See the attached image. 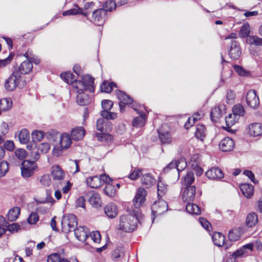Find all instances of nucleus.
<instances>
[{
    "label": "nucleus",
    "instance_id": "f257e3e1",
    "mask_svg": "<svg viewBox=\"0 0 262 262\" xmlns=\"http://www.w3.org/2000/svg\"><path fill=\"white\" fill-rule=\"evenodd\" d=\"M124 214L120 217L118 230L125 232H130L135 230L137 226L138 218L137 214Z\"/></svg>",
    "mask_w": 262,
    "mask_h": 262
},
{
    "label": "nucleus",
    "instance_id": "f03ea898",
    "mask_svg": "<svg viewBox=\"0 0 262 262\" xmlns=\"http://www.w3.org/2000/svg\"><path fill=\"white\" fill-rule=\"evenodd\" d=\"M71 137L69 134L64 133L60 136L59 143L55 145L52 149V154L56 157L60 156L63 151L69 148L72 144Z\"/></svg>",
    "mask_w": 262,
    "mask_h": 262
},
{
    "label": "nucleus",
    "instance_id": "7ed1b4c3",
    "mask_svg": "<svg viewBox=\"0 0 262 262\" xmlns=\"http://www.w3.org/2000/svg\"><path fill=\"white\" fill-rule=\"evenodd\" d=\"M24 56L26 57L27 60L23 61L18 67V71L20 74H26L30 72L33 68L32 63L38 64L40 63V59L37 58L32 52L28 51Z\"/></svg>",
    "mask_w": 262,
    "mask_h": 262
},
{
    "label": "nucleus",
    "instance_id": "20e7f679",
    "mask_svg": "<svg viewBox=\"0 0 262 262\" xmlns=\"http://www.w3.org/2000/svg\"><path fill=\"white\" fill-rule=\"evenodd\" d=\"M25 85V82L22 80L20 73L15 71L6 80L5 87L8 91H13L16 87L21 88Z\"/></svg>",
    "mask_w": 262,
    "mask_h": 262
},
{
    "label": "nucleus",
    "instance_id": "39448f33",
    "mask_svg": "<svg viewBox=\"0 0 262 262\" xmlns=\"http://www.w3.org/2000/svg\"><path fill=\"white\" fill-rule=\"evenodd\" d=\"M94 78L91 76L87 75L82 77V80L76 81L74 85V89H78L79 90H88L91 93L94 92Z\"/></svg>",
    "mask_w": 262,
    "mask_h": 262
},
{
    "label": "nucleus",
    "instance_id": "423d86ee",
    "mask_svg": "<svg viewBox=\"0 0 262 262\" xmlns=\"http://www.w3.org/2000/svg\"><path fill=\"white\" fill-rule=\"evenodd\" d=\"M77 225L76 216L73 214H67L63 216L61 221L62 230L64 233H68L74 230Z\"/></svg>",
    "mask_w": 262,
    "mask_h": 262
},
{
    "label": "nucleus",
    "instance_id": "0eeeda50",
    "mask_svg": "<svg viewBox=\"0 0 262 262\" xmlns=\"http://www.w3.org/2000/svg\"><path fill=\"white\" fill-rule=\"evenodd\" d=\"M37 168V165L36 162L29 160L23 161L20 168L22 177L25 178L31 177Z\"/></svg>",
    "mask_w": 262,
    "mask_h": 262
},
{
    "label": "nucleus",
    "instance_id": "6e6552de",
    "mask_svg": "<svg viewBox=\"0 0 262 262\" xmlns=\"http://www.w3.org/2000/svg\"><path fill=\"white\" fill-rule=\"evenodd\" d=\"M105 122V120L104 118L98 119L96 124L97 129L101 133H97L96 134V137L97 138V140L100 141H111L113 139L112 136L111 135L102 133L104 130V124Z\"/></svg>",
    "mask_w": 262,
    "mask_h": 262
},
{
    "label": "nucleus",
    "instance_id": "1a4fd4ad",
    "mask_svg": "<svg viewBox=\"0 0 262 262\" xmlns=\"http://www.w3.org/2000/svg\"><path fill=\"white\" fill-rule=\"evenodd\" d=\"M159 137L162 144H168L171 141L170 128L167 124H163L158 130Z\"/></svg>",
    "mask_w": 262,
    "mask_h": 262
},
{
    "label": "nucleus",
    "instance_id": "9d476101",
    "mask_svg": "<svg viewBox=\"0 0 262 262\" xmlns=\"http://www.w3.org/2000/svg\"><path fill=\"white\" fill-rule=\"evenodd\" d=\"M247 104L251 108L257 109L259 105V100L255 90H250L246 94Z\"/></svg>",
    "mask_w": 262,
    "mask_h": 262
},
{
    "label": "nucleus",
    "instance_id": "9b49d317",
    "mask_svg": "<svg viewBox=\"0 0 262 262\" xmlns=\"http://www.w3.org/2000/svg\"><path fill=\"white\" fill-rule=\"evenodd\" d=\"M168 209L167 203L163 200L156 201L151 206V211L154 215L161 214Z\"/></svg>",
    "mask_w": 262,
    "mask_h": 262
},
{
    "label": "nucleus",
    "instance_id": "f8f14e48",
    "mask_svg": "<svg viewBox=\"0 0 262 262\" xmlns=\"http://www.w3.org/2000/svg\"><path fill=\"white\" fill-rule=\"evenodd\" d=\"M247 134L250 137H256L262 135V124L253 123L250 124L246 128Z\"/></svg>",
    "mask_w": 262,
    "mask_h": 262
},
{
    "label": "nucleus",
    "instance_id": "ddd939ff",
    "mask_svg": "<svg viewBox=\"0 0 262 262\" xmlns=\"http://www.w3.org/2000/svg\"><path fill=\"white\" fill-rule=\"evenodd\" d=\"M147 193V191L143 188L139 187L137 189L133 200V203L136 208L140 207L144 203Z\"/></svg>",
    "mask_w": 262,
    "mask_h": 262
},
{
    "label": "nucleus",
    "instance_id": "4468645a",
    "mask_svg": "<svg viewBox=\"0 0 262 262\" xmlns=\"http://www.w3.org/2000/svg\"><path fill=\"white\" fill-rule=\"evenodd\" d=\"M116 94L120 101L119 105L120 111L123 112L124 110V105L131 104L133 100L126 94L120 91H117Z\"/></svg>",
    "mask_w": 262,
    "mask_h": 262
},
{
    "label": "nucleus",
    "instance_id": "2eb2a0df",
    "mask_svg": "<svg viewBox=\"0 0 262 262\" xmlns=\"http://www.w3.org/2000/svg\"><path fill=\"white\" fill-rule=\"evenodd\" d=\"M75 235L79 241L84 242L89 238L90 231L85 226H79L74 230Z\"/></svg>",
    "mask_w": 262,
    "mask_h": 262
},
{
    "label": "nucleus",
    "instance_id": "dca6fc26",
    "mask_svg": "<svg viewBox=\"0 0 262 262\" xmlns=\"http://www.w3.org/2000/svg\"><path fill=\"white\" fill-rule=\"evenodd\" d=\"M195 187L194 186H187L182 192L183 201L185 202L193 201L195 198Z\"/></svg>",
    "mask_w": 262,
    "mask_h": 262
},
{
    "label": "nucleus",
    "instance_id": "f3484780",
    "mask_svg": "<svg viewBox=\"0 0 262 262\" xmlns=\"http://www.w3.org/2000/svg\"><path fill=\"white\" fill-rule=\"evenodd\" d=\"M206 176L210 180H219L224 177V173L219 167H214L206 172Z\"/></svg>",
    "mask_w": 262,
    "mask_h": 262
},
{
    "label": "nucleus",
    "instance_id": "a211bd4d",
    "mask_svg": "<svg viewBox=\"0 0 262 262\" xmlns=\"http://www.w3.org/2000/svg\"><path fill=\"white\" fill-rule=\"evenodd\" d=\"M105 14L106 12L102 9L95 10L92 14V19L94 23L98 26L103 24Z\"/></svg>",
    "mask_w": 262,
    "mask_h": 262
},
{
    "label": "nucleus",
    "instance_id": "6ab92c4d",
    "mask_svg": "<svg viewBox=\"0 0 262 262\" xmlns=\"http://www.w3.org/2000/svg\"><path fill=\"white\" fill-rule=\"evenodd\" d=\"M235 144L234 141L229 137H226L222 139L219 143L220 149L224 152L232 150Z\"/></svg>",
    "mask_w": 262,
    "mask_h": 262
},
{
    "label": "nucleus",
    "instance_id": "aec40b11",
    "mask_svg": "<svg viewBox=\"0 0 262 262\" xmlns=\"http://www.w3.org/2000/svg\"><path fill=\"white\" fill-rule=\"evenodd\" d=\"M133 109L139 115V117L135 118L132 122L133 125L136 127H141L144 126L146 120V115L142 111L133 107Z\"/></svg>",
    "mask_w": 262,
    "mask_h": 262
},
{
    "label": "nucleus",
    "instance_id": "412c9836",
    "mask_svg": "<svg viewBox=\"0 0 262 262\" xmlns=\"http://www.w3.org/2000/svg\"><path fill=\"white\" fill-rule=\"evenodd\" d=\"M51 176L55 181H60L64 178V172L61 167L57 165H53L51 169Z\"/></svg>",
    "mask_w": 262,
    "mask_h": 262
},
{
    "label": "nucleus",
    "instance_id": "4be33fe9",
    "mask_svg": "<svg viewBox=\"0 0 262 262\" xmlns=\"http://www.w3.org/2000/svg\"><path fill=\"white\" fill-rule=\"evenodd\" d=\"M76 93L78 94L77 96V102L80 105H85L89 104L90 101L89 96L84 93L85 90H80L78 89H74Z\"/></svg>",
    "mask_w": 262,
    "mask_h": 262
},
{
    "label": "nucleus",
    "instance_id": "5701e85b",
    "mask_svg": "<svg viewBox=\"0 0 262 262\" xmlns=\"http://www.w3.org/2000/svg\"><path fill=\"white\" fill-rule=\"evenodd\" d=\"M229 54L233 59L238 58L241 54L239 43L236 41L231 42V47L229 51Z\"/></svg>",
    "mask_w": 262,
    "mask_h": 262
},
{
    "label": "nucleus",
    "instance_id": "b1692460",
    "mask_svg": "<svg viewBox=\"0 0 262 262\" xmlns=\"http://www.w3.org/2000/svg\"><path fill=\"white\" fill-rule=\"evenodd\" d=\"M104 210L106 215L111 219L115 217L118 214L117 207L115 204L113 203L108 204L104 207Z\"/></svg>",
    "mask_w": 262,
    "mask_h": 262
},
{
    "label": "nucleus",
    "instance_id": "393cba45",
    "mask_svg": "<svg viewBox=\"0 0 262 262\" xmlns=\"http://www.w3.org/2000/svg\"><path fill=\"white\" fill-rule=\"evenodd\" d=\"M85 130L82 127H77L71 132V136L73 140L75 141L81 140L85 135Z\"/></svg>",
    "mask_w": 262,
    "mask_h": 262
},
{
    "label": "nucleus",
    "instance_id": "a878e982",
    "mask_svg": "<svg viewBox=\"0 0 262 262\" xmlns=\"http://www.w3.org/2000/svg\"><path fill=\"white\" fill-rule=\"evenodd\" d=\"M243 234V229L238 227L230 230L228 233V238L231 241H237L239 239Z\"/></svg>",
    "mask_w": 262,
    "mask_h": 262
},
{
    "label": "nucleus",
    "instance_id": "bb28decb",
    "mask_svg": "<svg viewBox=\"0 0 262 262\" xmlns=\"http://www.w3.org/2000/svg\"><path fill=\"white\" fill-rule=\"evenodd\" d=\"M241 190L243 195L247 198H251L254 193V187L249 184H242L240 186Z\"/></svg>",
    "mask_w": 262,
    "mask_h": 262
},
{
    "label": "nucleus",
    "instance_id": "cd10ccee",
    "mask_svg": "<svg viewBox=\"0 0 262 262\" xmlns=\"http://www.w3.org/2000/svg\"><path fill=\"white\" fill-rule=\"evenodd\" d=\"M142 185L148 188L152 186L156 183V180L150 173L143 175L141 178Z\"/></svg>",
    "mask_w": 262,
    "mask_h": 262
},
{
    "label": "nucleus",
    "instance_id": "c85d7f7f",
    "mask_svg": "<svg viewBox=\"0 0 262 262\" xmlns=\"http://www.w3.org/2000/svg\"><path fill=\"white\" fill-rule=\"evenodd\" d=\"M86 182L88 185L92 188H97L101 186V180L97 176L89 177Z\"/></svg>",
    "mask_w": 262,
    "mask_h": 262
},
{
    "label": "nucleus",
    "instance_id": "c756f323",
    "mask_svg": "<svg viewBox=\"0 0 262 262\" xmlns=\"http://www.w3.org/2000/svg\"><path fill=\"white\" fill-rule=\"evenodd\" d=\"M20 212V208L18 207H14L10 209L7 213V219L10 222L16 221L18 217Z\"/></svg>",
    "mask_w": 262,
    "mask_h": 262
},
{
    "label": "nucleus",
    "instance_id": "7c9ffc66",
    "mask_svg": "<svg viewBox=\"0 0 262 262\" xmlns=\"http://www.w3.org/2000/svg\"><path fill=\"white\" fill-rule=\"evenodd\" d=\"M60 77L67 83L73 84L74 88L76 82L78 81L76 80L75 76L73 73L69 72L61 74Z\"/></svg>",
    "mask_w": 262,
    "mask_h": 262
},
{
    "label": "nucleus",
    "instance_id": "2f4dec72",
    "mask_svg": "<svg viewBox=\"0 0 262 262\" xmlns=\"http://www.w3.org/2000/svg\"><path fill=\"white\" fill-rule=\"evenodd\" d=\"M212 238L214 244L217 246L221 247L224 245L225 237L221 233H214Z\"/></svg>",
    "mask_w": 262,
    "mask_h": 262
},
{
    "label": "nucleus",
    "instance_id": "473e14b6",
    "mask_svg": "<svg viewBox=\"0 0 262 262\" xmlns=\"http://www.w3.org/2000/svg\"><path fill=\"white\" fill-rule=\"evenodd\" d=\"M12 106V101L9 98L0 99V110L6 112L9 110Z\"/></svg>",
    "mask_w": 262,
    "mask_h": 262
},
{
    "label": "nucleus",
    "instance_id": "72a5a7b5",
    "mask_svg": "<svg viewBox=\"0 0 262 262\" xmlns=\"http://www.w3.org/2000/svg\"><path fill=\"white\" fill-rule=\"evenodd\" d=\"M258 223V217L255 212H251L247 215L246 225L249 227L254 226Z\"/></svg>",
    "mask_w": 262,
    "mask_h": 262
},
{
    "label": "nucleus",
    "instance_id": "f704fd0d",
    "mask_svg": "<svg viewBox=\"0 0 262 262\" xmlns=\"http://www.w3.org/2000/svg\"><path fill=\"white\" fill-rule=\"evenodd\" d=\"M90 204L95 208H98L101 205V199L99 194L94 193L89 199Z\"/></svg>",
    "mask_w": 262,
    "mask_h": 262
},
{
    "label": "nucleus",
    "instance_id": "c9c22d12",
    "mask_svg": "<svg viewBox=\"0 0 262 262\" xmlns=\"http://www.w3.org/2000/svg\"><path fill=\"white\" fill-rule=\"evenodd\" d=\"M19 142L21 144H26L30 140L29 131L26 129H21L18 135Z\"/></svg>",
    "mask_w": 262,
    "mask_h": 262
},
{
    "label": "nucleus",
    "instance_id": "e433bc0d",
    "mask_svg": "<svg viewBox=\"0 0 262 262\" xmlns=\"http://www.w3.org/2000/svg\"><path fill=\"white\" fill-rule=\"evenodd\" d=\"M186 210L190 214L199 215L201 212L200 208L197 205L189 202L186 205Z\"/></svg>",
    "mask_w": 262,
    "mask_h": 262
},
{
    "label": "nucleus",
    "instance_id": "4c0bfd02",
    "mask_svg": "<svg viewBox=\"0 0 262 262\" xmlns=\"http://www.w3.org/2000/svg\"><path fill=\"white\" fill-rule=\"evenodd\" d=\"M196 137L200 140H203L206 135V130L203 125L198 124L196 126V130L195 132Z\"/></svg>",
    "mask_w": 262,
    "mask_h": 262
},
{
    "label": "nucleus",
    "instance_id": "58836bf2",
    "mask_svg": "<svg viewBox=\"0 0 262 262\" xmlns=\"http://www.w3.org/2000/svg\"><path fill=\"white\" fill-rule=\"evenodd\" d=\"M246 42L249 45L262 46V38L257 36L251 35L246 38Z\"/></svg>",
    "mask_w": 262,
    "mask_h": 262
},
{
    "label": "nucleus",
    "instance_id": "ea45409f",
    "mask_svg": "<svg viewBox=\"0 0 262 262\" xmlns=\"http://www.w3.org/2000/svg\"><path fill=\"white\" fill-rule=\"evenodd\" d=\"M250 33V27L248 23H244L241 27L238 34L241 37L244 38L249 36Z\"/></svg>",
    "mask_w": 262,
    "mask_h": 262
},
{
    "label": "nucleus",
    "instance_id": "a19ab883",
    "mask_svg": "<svg viewBox=\"0 0 262 262\" xmlns=\"http://www.w3.org/2000/svg\"><path fill=\"white\" fill-rule=\"evenodd\" d=\"M238 117H237L233 114H229L225 119L227 127L228 128L231 127L238 121Z\"/></svg>",
    "mask_w": 262,
    "mask_h": 262
},
{
    "label": "nucleus",
    "instance_id": "79ce46f5",
    "mask_svg": "<svg viewBox=\"0 0 262 262\" xmlns=\"http://www.w3.org/2000/svg\"><path fill=\"white\" fill-rule=\"evenodd\" d=\"M104 192L108 196L112 198L116 194V189L115 186L108 184L104 188Z\"/></svg>",
    "mask_w": 262,
    "mask_h": 262
},
{
    "label": "nucleus",
    "instance_id": "37998d69",
    "mask_svg": "<svg viewBox=\"0 0 262 262\" xmlns=\"http://www.w3.org/2000/svg\"><path fill=\"white\" fill-rule=\"evenodd\" d=\"M116 7V5L115 2L113 0H110L106 1L103 4V8L102 9L106 12L107 11H112L113 10H115Z\"/></svg>",
    "mask_w": 262,
    "mask_h": 262
},
{
    "label": "nucleus",
    "instance_id": "c03bdc74",
    "mask_svg": "<svg viewBox=\"0 0 262 262\" xmlns=\"http://www.w3.org/2000/svg\"><path fill=\"white\" fill-rule=\"evenodd\" d=\"M116 86L115 83L113 82H103L101 85V90L102 92L110 93L113 90V88Z\"/></svg>",
    "mask_w": 262,
    "mask_h": 262
},
{
    "label": "nucleus",
    "instance_id": "a18cd8bd",
    "mask_svg": "<svg viewBox=\"0 0 262 262\" xmlns=\"http://www.w3.org/2000/svg\"><path fill=\"white\" fill-rule=\"evenodd\" d=\"M232 114L237 117L243 116L245 114V110L243 106L241 104L235 105L232 109Z\"/></svg>",
    "mask_w": 262,
    "mask_h": 262
},
{
    "label": "nucleus",
    "instance_id": "49530a36",
    "mask_svg": "<svg viewBox=\"0 0 262 262\" xmlns=\"http://www.w3.org/2000/svg\"><path fill=\"white\" fill-rule=\"evenodd\" d=\"M194 177L193 173L191 171H189L187 172V173L184 177L183 181V184L186 185L187 186H190V185L194 181Z\"/></svg>",
    "mask_w": 262,
    "mask_h": 262
},
{
    "label": "nucleus",
    "instance_id": "de8ad7c7",
    "mask_svg": "<svg viewBox=\"0 0 262 262\" xmlns=\"http://www.w3.org/2000/svg\"><path fill=\"white\" fill-rule=\"evenodd\" d=\"M157 188L158 196H162L167 191V186L161 180L158 181Z\"/></svg>",
    "mask_w": 262,
    "mask_h": 262
},
{
    "label": "nucleus",
    "instance_id": "09e8293b",
    "mask_svg": "<svg viewBox=\"0 0 262 262\" xmlns=\"http://www.w3.org/2000/svg\"><path fill=\"white\" fill-rule=\"evenodd\" d=\"M89 238L88 239L89 240L90 239L94 243L98 244L100 242L101 235L100 232L98 231L92 232L89 234Z\"/></svg>",
    "mask_w": 262,
    "mask_h": 262
},
{
    "label": "nucleus",
    "instance_id": "8fccbe9b",
    "mask_svg": "<svg viewBox=\"0 0 262 262\" xmlns=\"http://www.w3.org/2000/svg\"><path fill=\"white\" fill-rule=\"evenodd\" d=\"M44 137V133L39 130H34L32 133V138L33 141H40Z\"/></svg>",
    "mask_w": 262,
    "mask_h": 262
},
{
    "label": "nucleus",
    "instance_id": "3c124183",
    "mask_svg": "<svg viewBox=\"0 0 262 262\" xmlns=\"http://www.w3.org/2000/svg\"><path fill=\"white\" fill-rule=\"evenodd\" d=\"M39 220V216L36 212H32L27 219V222L29 224L34 225Z\"/></svg>",
    "mask_w": 262,
    "mask_h": 262
},
{
    "label": "nucleus",
    "instance_id": "603ef678",
    "mask_svg": "<svg viewBox=\"0 0 262 262\" xmlns=\"http://www.w3.org/2000/svg\"><path fill=\"white\" fill-rule=\"evenodd\" d=\"M101 116L106 119H115L117 118V115L115 113L110 112L107 111H103L101 112Z\"/></svg>",
    "mask_w": 262,
    "mask_h": 262
},
{
    "label": "nucleus",
    "instance_id": "864d4df0",
    "mask_svg": "<svg viewBox=\"0 0 262 262\" xmlns=\"http://www.w3.org/2000/svg\"><path fill=\"white\" fill-rule=\"evenodd\" d=\"M8 164L6 161H0V177L5 175L8 171Z\"/></svg>",
    "mask_w": 262,
    "mask_h": 262
},
{
    "label": "nucleus",
    "instance_id": "5fc2aeb1",
    "mask_svg": "<svg viewBox=\"0 0 262 262\" xmlns=\"http://www.w3.org/2000/svg\"><path fill=\"white\" fill-rule=\"evenodd\" d=\"M75 8L71 9L69 10L64 11L62 13V15L63 16H67V15H76L78 14H80V13H81V9L79 7H78L77 6H76Z\"/></svg>",
    "mask_w": 262,
    "mask_h": 262
},
{
    "label": "nucleus",
    "instance_id": "6e6d98bb",
    "mask_svg": "<svg viewBox=\"0 0 262 262\" xmlns=\"http://www.w3.org/2000/svg\"><path fill=\"white\" fill-rule=\"evenodd\" d=\"M50 149V145L48 143L43 142L38 145V150L42 154L47 153Z\"/></svg>",
    "mask_w": 262,
    "mask_h": 262
},
{
    "label": "nucleus",
    "instance_id": "4d7b16f0",
    "mask_svg": "<svg viewBox=\"0 0 262 262\" xmlns=\"http://www.w3.org/2000/svg\"><path fill=\"white\" fill-rule=\"evenodd\" d=\"M176 161L177 165L176 166V168L178 172L183 170L186 167L187 163L185 159H181Z\"/></svg>",
    "mask_w": 262,
    "mask_h": 262
},
{
    "label": "nucleus",
    "instance_id": "13d9d810",
    "mask_svg": "<svg viewBox=\"0 0 262 262\" xmlns=\"http://www.w3.org/2000/svg\"><path fill=\"white\" fill-rule=\"evenodd\" d=\"M15 155L19 160H22L26 157L27 154L25 149L18 148L15 151Z\"/></svg>",
    "mask_w": 262,
    "mask_h": 262
},
{
    "label": "nucleus",
    "instance_id": "bf43d9fd",
    "mask_svg": "<svg viewBox=\"0 0 262 262\" xmlns=\"http://www.w3.org/2000/svg\"><path fill=\"white\" fill-rule=\"evenodd\" d=\"M234 69L237 73L241 76H247L249 75L248 72L240 66L234 65Z\"/></svg>",
    "mask_w": 262,
    "mask_h": 262
},
{
    "label": "nucleus",
    "instance_id": "052dcab7",
    "mask_svg": "<svg viewBox=\"0 0 262 262\" xmlns=\"http://www.w3.org/2000/svg\"><path fill=\"white\" fill-rule=\"evenodd\" d=\"M61 256L57 253L50 254L48 256L47 262H59Z\"/></svg>",
    "mask_w": 262,
    "mask_h": 262
},
{
    "label": "nucleus",
    "instance_id": "680f3d73",
    "mask_svg": "<svg viewBox=\"0 0 262 262\" xmlns=\"http://www.w3.org/2000/svg\"><path fill=\"white\" fill-rule=\"evenodd\" d=\"M101 105L103 111H108L111 109L113 105V103L112 101L109 100H104L102 101Z\"/></svg>",
    "mask_w": 262,
    "mask_h": 262
},
{
    "label": "nucleus",
    "instance_id": "e2e57ef3",
    "mask_svg": "<svg viewBox=\"0 0 262 262\" xmlns=\"http://www.w3.org/2000/svg\"><path fill=\"white\" fill-rule=\"evenodd\" d=\"M235 97V93L231 90L227 91L226 100L228 103H232Z\"/></svg>",
    "mask_w": 262,
    "mask_h": 262
},
{
    "label": "nucleus",
    "instance_id": "0e129e2a",
    "mask_svg": "<svg viewBox=\"0 0 262 262\" xmlns=\"http://www.w3.org/2000/svg\"><path fill=\"white\" fill-rule=\"evenodd\" d=\"M7 229L11 232H17L20 229L19 225L17 223H13L7 225Z\"/></svg>",
    "mask_w": 262,
    "mask_h": 262
},
{
    "label": "nucleus",
    "instance_id": "69168bd1",
    "mask_svg": "<svg viewBox=\"0 0 262 262\" xmlns=\"http://www.w3.org/2000/svg\"><path fill=\"white\" fill-rule=\"evenodd\" d=\"M13 57V55L12 54H10L7 58L0 60V67L3 68L8 64L12 60Z\"/></svg>",
    "mask_w": 262,
    "mask_h": 262
},
{
    "label": "nucleus",
    "instance_id": "338daca9",
    "mask_svg": "<svg viewBox=\"0 0 262 262\" xmlns=\"http://www.w3.org/2000/svg\"><path fill=\"white\" fill-rule=\"evenodd\" d=\"M40 183L44 186H49L51 184V179L48 175H43L40 180Z\"/></svg>",
    "mask_w": 262,
    "mask_h": 262
},
{
    "label": "nucleus",
    "instance_id": "774afa93",
    "mask_svg": "<svg viewBox=\"0 0 262 262\" xmlns=\"http://www.w3.org/2000/svg\"><path fill=\"white\" fill-rule=\"evenodd\" d=\"M211 117H216V118H220L221 117V112L220 111V108L219 107H214L211 112Z\"/></svg>",
    "mask_w": 262,
    "mask_h": 262
}]
</instances>
